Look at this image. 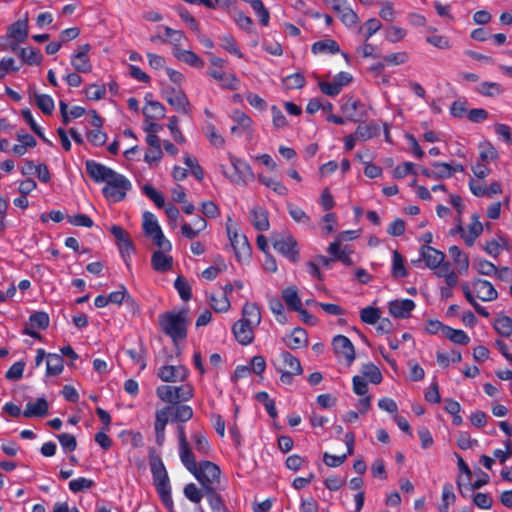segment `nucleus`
<instances>
[{"mask_svg": "<svg viewBox=\"0 0 512 512\" xmlns=\"http://www.w3.org/2000/svg\"><path fill=\"white\" fill-rule=\"evenodd\" d=\"M85 168L87 174L96 183H106L102 188V193L108 201H122L132 188L131 182L124 175L94 160H87Z\"/></svg>", "mask_w": 512, "mask_h": 512, "instance_id": "1", "label": "nucleus"}, {"mask_svg": "<svg viewBox=\"0 0 512 512\" xmlns=\"http://www.w3.org/2000/svg\"><path fill=\"white\" fill-rule=\"evenodd\" d=\"M261 322V312L255 303L246 302L242 308V317L232 326L235 339L241 345H248L254 339V329Z\"/></svg>", "mask_w": 512, "mask_h": 512, "instance_id": "2", "label": "nucleus"}, {"mask_svg": "<svg viewBox=\"0 0 512 512\" xmlns=\"http://www.w3.org/2000/svg\"><path fill=\"white\" fill-rule=\"evenodd\" d=\"M182 464L200 482L205 491L218 489L220 484V468L211 461L196 462L194 454Z\"/></svg>", "mask_w": 512, "mask_h": 512, "instance_id": "3", "label": "nucleus"}, {"mask_svg": "<svg viewBox=\"0 0 512 512\" xmlns=\"http://www.w3.org/2000/svg\"><path fill=\"white\" fill-rule=\"evenodd\" d=\"M159 323L165 334L171 337L174 343L187 337L189 324L188 309L178 312H168L159 316Z\"/></svg>", "mask_w": 512, "mask_h": 512, "instance_id": "4", "label": "nucleus"}, {"mask_svg": "<svg viewBox=\"0 0 512 512\" xmlns=\"http://www.w3.org/2000/svg\"><path fill=\"white\" fill-rule=\"evenodd\" d=\"M150 468L153 477V483L162 502L167 508L172 509L173 500L171 496L170 481L163 462L160 459H155L151 461Z\"/></svg>", "mask_w": 512, "mask_h": 512, "instance_id": "5", "label": "nucleus"}, {"mask_svg": "<svg viewBox=\"0 0 512 512\" xmlns=\"http://www.w3.org/2000/svg\"><path fill=\"white\" fill-rule=\"evenodd\" d=\"M142 227L145 235L152 238L158 248L171 251L172 244L163 234L158 220L153 213L149 211L143 213Z\"/></svg>", "mask_w": 512, "mask_h": 512, "instance_id": "6", "label": "nucleus"}, {"mask_svg": "<svg viewBox=\"0 0 512 512\" xmlns=\"http://www.w3.org/2000/svg\"><path fill=\"white\" fill-rule=\"evenodd\" d=\"M326 250L329 258L322 256V268L330 267V263L333 261H339L345 266H351L353 264L352 254L354 253V250L352 246L344 244L334 238Z\"/></svg>", "mask_w": 512, "mask_h": 512, "instance_id": "7", "label": "nucleus"}, {"mask_svg": "<svg viewBox=\"0 0 512 512\" xmlns=\"http://www.w3.org/2000/svg\"><path fill=\"white\" fill-rule=\"evenodd\" d=\"M226 230L237 260L239 262L248 260L251 255V247L248 239L245 235L238 233L237 228L232 224V219L230 217H228Z\"/></svg>", "mask_w": 512, "mask_h": 512, "instance_id": "8", "label": "nucleus"}, {"mask_svg": "<svg viewBox=\"0 0 512 512\" xmlns=\"http://www.w3.org/2000/svg\"><path fill=\"white\" fill-rule=\"evenodd\" d=\"M156 393L163 402L178 404L193 397V388L189 384L181 386L163 385L157 388Z\"/></svg>", "mask_w": 512, "mask_h": 512, "instance_id": "9", "label": "nucleus"}, {"mask_svg": "<svg viewBox=\"0 0 512 512\" xmlns=\"http://www.w3.org/2000/svg\"><path fill=\"white\" fill-rule=\"evenodd\" d=\"M229 160L233 167L234 173L229 175L224 166H221V172L226 178L229 179L230 182L234 184L246 185L248 181L254 178L252 169L247 162L235 157L232 154H229Z\"/></svg>", "mask_w": 512, "mask_h": 512, "instance_id": "10", "label": "nucleus"}, {"mask_svg": "<svg viewBox=\"0 0 512 512\" xmlns=\"http://www.w3.org/2000/svg\"><path fill=\"white\" fill-rule=\"evenodd\" d=\"M333 351L340 363L351 366L356 358L355 348L350 339L344 335H337L332 340Z\"/></svg>", "mask_w": 512, "mask_h": 512, "instance_id": "11", "label": "nucleus"}, {"mask_svg": "<svg viewBox=\"0 0 512 512\" xmlns=\"http://www.w3.org/2000/svg\"><path fill=\"white\" fill-rule=\"evenodd\" d=\"M274 249L295 263L299 260V251L296 240L288 233L279 234L273 240Z\"/></svg>", "mask_w": 512, "mask_h": 512, "instance_id": "12", "label": "nucleus"}, {"mask_svg": "<svg viewBox=\"0 0 512 512\" xmlns=\"http://www.w3.org/2000/svg\"><path fill=\"white\" fill-rule=\"evenodd\" d=\"M352 80L353 76L350 73L341 71L336 74L331 81H322V93L329 96L338 95Z\"/></svg>", "mask_w": 512, "mask_h": 512, "instance_id": "13", "label": "nucleus"}, {"mask_svg": "<svg viewBox=\"0 0 512 512\" xmlns=\"http://www.w3.org/2000/svg\"><path fill=\"white\" fill-rule=\"evenodd\" d=\"M172 407L166 406L155 413V436L158 445H163L165 442V428L169 420H172Z\"/></svg>", "mask_w": 512, "mask_h": 512, "instance_id": "14", "label": "nucleus"}, {"mask_svg": "<svg viewBox=\"0 0 512 512\" xmlns=\"http://www.w3.org/2000/svg\"><path fill=\"white\" fill-rule=\"evenodd\" d=\"M342 112L349 120L354 122L367 117L365 104L354 98L347 99V101L342 105Z\"/></svg>", "mask_w": 512, "mask_h": 512, "instance_id": "15", "label": "nucleus"}, {"mask_svg": "<svg viewBox=\"0 0 512 512\" xmlns=\"http://www.w3.org/2000/svg\"><path fill=\"white\" fill-rule=\"evenodd\" d=\"M91 49L89 44H83L79 50L71 56V65L75 71L88 73L92 70V65L88 53Z\"/></svg>", "mask_w": 512, "mask_h": 512, "instance_id": "16", "label": "nucleus"}, {"mask_svg": "<svg viewBox=\"0 0 512 512\" xmlns=\"http://www.w3.org/2000/svg\"><path fill=\"white\" fill-rule=\"evenodd\" d=\"M471 285L476 297L481 301H494L498 297L497 290L494 288L493 284L487 280L475 279Z\"/></svg>", "mask_w": 512, "mask_h": 512, "instance_id": "17", "label": "nucleus"}, {"mask_svg": "<svg viewBox=\"0 0 512 512\" xmlns=\"http://www.w3.org/2000/svg\"><path fill=\"white\" fill-rule=\"evenodd\" d=\"M157 376L163 382L184 381L188 376V370L181 365H164L158 369Z\"/></svg>", "mask_w": 512, "mask_h": 512, "instance_id": "18", "label": "nucleus"}, {"mask_svg": "<svg viewBox=\"0 0 512 512\" xmlns=\"http://www.w3.org/2000/svg\"><path fill=\"white\" fill-rule=\"evenodd\" d=\"M415 306L411 299H395L388 303V311L395 318L405 319L410 317Z\"/></svg>", "mask_w": 512, "mask_h": 512, "instance_id": "19", "label": "nucleus"}, {"mask_svg": "<svg viewBox=\"0 0 512 512\" xmlns=\"http://www.w3.org/2000/svg\"><path fill=\"white\" fill-rule=\"evenodd\" d=\"M111 234L117 241V246L123 258L129 256L134 250L129 234L119 225H113L110 228Z\"/></svg>", "mask_w": 512, "mask_h": 512, "instance_id": "20", "label": "nucleus"}, {"mask_svg": "<svg viewBox=\"0 0 512 512\" xmlns=\"http://www.w3.org/2000/svg\"><path fill=\"white\" fill-rule=\"evenodd\" d=\"M169 252L170 251L160 248L153 252L151 256V266L155 271L164 273L172 268L173 258L168 254Z\"/></svg>", "mask_w": 512, "mask_h": 512, "instance_id": "21", "label": "nucleus"}, {"mask_svg": "<svg viewBox=\"0 0 512 512\" xmlns=\"http://www.w3.org/2000/svg\"><path fill=\"white\" fill-rule=\"evenodd\" d=\"M28 34V16L26 14L23 19L17 20L7 28L6 36L19 43H24Z\"/></svg>", "mask_w": 512, "mask_h": 512, "instance_id": "22", "label": "nucleus"}, {"mask_svg": "<svg viewBox=\"0 0 512 512\" xmlns=\"http://www.w3.org/2000/svg\"><path fill=\"white\" fill-rule=\"evenodd\" d=\"M233 121L236 123L231 127V133L241 135L243 133H252V119L243 111L236 110L232 115Z\"/></svg>", "mask_w": 512, "mask_h": 512, "instance_id": "23", "label": "nucleus"}, {"mask_svg": "<svg viewBox=\"0 0 512 512\" xmlns=\"http://www.w3.org/2000/svg\"><path fill=\"white\" fill-rule=\"evenodd\" d=\"M208 75L216 80L219 85L229 90H236L239 86V80L232 73L220 71L218 69H209Z\"/></svg>", "mask_w": 512, "mask_h": 512, "instance_id": "24", "label": "nucleus"}, {"mask_svg": "<svg viewBox=\"0 0 512 512\" xmlns=\"http://www.w3.org/2000/svg\"><path fill=\"white\" fill-rule=\"evenodd\" d=\"M483 232V224L480 222V217L478 214H473L471 216V223L468 225L465 232H463V241L469 247L473 246L477 238Z\"/></svg>", "mask_w": 512, "mask_h": 512, "instance_id": "25", "label": "nucleus"}, {"mask_svg": "<svg viewBox=\"0 0 512 512\" xmlns=\"http://www.w3.org/2000/svg\"><path fill=\"white\" fill-rule=\"evenodd\" d=\"M421 257L430 269H436L445 259L443 252L431 246H423L421 248Z\"/></svg>", "mask_w": 512, "mask_h": 512, "instance_id": "26", "label": "nucleus"}, {"mask_svg": "<svg viewBox=\"0 0 512 512\" xmlns=\"http://www.w3.org/2000/svg\"><path fill=\"white\" fill-rule=\"evenodd\" d=\"M279 371H288L290 373H301L300 361L288 351L280 353L278 358Z\"/></svg>", "mask_w": 512, "mask_h": 512, "instance_id": "27", "label": "nucleus"}, {"mask_svg": "<svg viewBox=\"0 0 512 512\" xmlns=\"http://www.w3.org/2000/svg\"><path fill=\"white\" fill-rule=\"evenodd\" d=\"M207 227V221L198 216L192 224L183 222L181 225V233L187 239H195L199 236V234L204 231Z\"/></svg>", "mask_w": 512, "mask_h": 512, "instance_id": "28", "label": "nucleus"}, {"mask_svg": "<svg viewBox=\"0 0 512 512\" xmlns=\"http://www.w3.org/2000/svg\"><path fill=\"white\" fill-rule=\"evenodd\" d=\"M453 263L456 266L457 272L460 275H465L469 269V257L458 246H451L448 250Z\"/></svg>", "mask_w": 512, "mask_h": 512, "instance_id": "29", "label": "nucleus"}, {"mask_svg": "<svg viewBox=\"0 0 512 512\" xmlns=\"http://www.w3.org/2000/svg\"><path fill=\"white\" fill-rule=\"evenodd\" d=\"M48 402L45 398H38L35 402L29 401L26 404L23 416L26 418L43 417L48 413Z\"/></svg>", "mask_w": 512, "mask_h": 512, "instance_id": "30", "label": "nucleus"}, {"mask_svg": "<svg viewBox=\"0 0 512 512\" xmlns=\"http://www.w3.org/2000/svg\"><path fill=\"white\" fill-rule=\"evenodd\" d=\"M250 221L258 231H267L269 229V220L266 209L255 206L250 211Z\"/></svg>", "mask_w": 512, "mask_h": 512, "instance_id": "31", "label": "nucleus"}, {"mask_svg": "<svg viewBox=\"0 0 512 512\" xmlns=\"http://www.w3.org/2000/svg\"><path fill=\"white\" fill-rule=\"evenodd\" d=\"M167 102L173 106L178 112L183 114L189 113V101L186 95L180 90H172L171 93L167 92Z\"/></svg>", "mask_w": 512, "mask_h": 512, "instance_id": "32", "label": "nucleus"}, {"mask_svg": "<svg viewBox=\"0 0 512 512\" xmlns=\"http://www.w3.org/2000/svg\"><path fill=\"white\" fill-rule=\"evenodd\" d=\"M173 55L181 62L188 64L195 68H203L204 61L193 51L183 48H176L172 50Z\"/></svg>", "mask_w": 512, "mask_h": 512, "instance_id": "33", "label": "nucleus"}, {"mask_svg": "<svg viewBox=\"0 0 512 512\" xmlns=\"http://www.w3.org/2000/svg\"><path fill=\"white\" fill-rule=\"evenodd\" d=\"M283 342L290 349H299L307 343L306 332L301 328H295L290 334L283 337Z\"/></svg>", "mask_w": 512, "mask_h": 512, "instance_id": "34", "label": "nucleus"}, {"mask_svg": "<svg viewBox=\"0 0 512 512\" xmlns=\"http://www.w3.org/2000/svg\"><path fill=\"white\" fill-rule=\"evenodd\" d=\"M380 132V128L376 123L360 124L355 130L354 134L358 141H367Z\"/></svg>", "mask_w": 512, "mask_h": 512, "instance_id": "35", "label": "nucleus"}, {"mask_svg": "<svg viewBox=\"0 0 512 512\" xmlns=\"http://www.w3.org/2000/svg\"><path fill=\"white\" fill-rule=\"evenodd\" d=\"M282 298L287 306L293 311H300L302 307L301 299L295 287H287L282 291Z\"/></svg>", "mask_w": 512, "mask_h": 512, "instance_id": "36", "label": "nucleus"}, {"mask_svg": "<svg viewBox=\"0 0 512 512\" xmlns=\"http://www.w3.org/2000/svg\"><path fill=\"white\" fill-rule=\"evenodd\" d=\"M46 366L47 375L57 376L63 371V358L58 354L49 353L47 354Z\"/></svg>", "mask_w": 512, "mask_h": 512, "instance_id": "37", "label": "nucleus"}, {"mask_svg": "<svg viewBox=\"0 0 512 512\" xmlns=\"http://www.w3.org/2000/svg\"><path fill=\"white\" fill-rule=\"evenodd\" d=\"M34 100L37 107L46 115H50L55 109L54 100L48 94L34 92Z\"/></svg>", "mask_w": 512, "mask_h": 512, "instance_id": "38", "label": "nucleus"}, {"mask_svg": "<svg viewBox=\"0 0 512 512\" xmlns=\"http://www.w3.org/2000/svg\"><path fill=\"white\" fill-rule=\"evenodd\" d=\"M258 180L261 184L273 190L276 194L280 196H286L288 194L287 187L279 180L266 177L263 174L258 175Z\"/></svg>", "mask_w": 512, "mask_h": 512, "instance_id": "39", "label": "nucleus"}, {"mask_svg": "<svg viewBox=\"0 0 512 512\" xmlns=\"http://www.w3.org/2000/svg\"><path fill=\"white\" fill-rule=\"evenodd\" d=\"M172 421L186 422L193 417V409L188 405H170Z\"/></svg>", "mask_w": 512, "mask_h": 512, "instance_id": "40", "label": "nucleus"}, {"mask_svg": "<svg viewBox=\"0 0 512 512\" xmlns=\"http://www.w3.org/2000/svg\"><path fill=\"white\" fill-rule=\"evenodd\" d=\"M177 432L179 441V457L181 462H183L184 460H187V458L191 457L193 452L189 446L184 427L178 426Z\"/></svg>", "mask_w": 512, "mask_h": 512, "instance_id": "41", "label": "nucleus"}, {"mask_svg": "<svg viewBox=\"0 0 512 512\" xmlns=\"http://www.w3.org/2000/svg\"><path fill=\"white\" fill-rule=\"evenodd\" d=\"M361 374L364 380L367 378L373 384H379L383 379L379 368L373 363H366L362 365Z\"/></svg>", "mask_w": 512, "mask_h": 512, "instance_id": "42", "label": "nucleus"}, {"mask_svg": "<svg viewBox=\"0 0 512 512\" xmlns=\"http://www.w3.org/2000/svg\"><path fill=\"white\" fill-rule=\"evenodd\" d=\"M19 56L28 65H39L43 60L41 52L34 48H21Z\"/></svg>", "mask_w": 512, "mask_h": 512, "instance_id": "43", "label": "nucleus"}, {"mask_svg": "<svg viewBox=\"0 0 512 512\" xmlns=\"http://www.w3.org/2000/svg\"><path fill=\"white\" fill-rule=\"evenodd\" d=\"M143 114L147 118L161 119L165 116V108L158 101H149L143 109Z\"/></svg>", "mask_w": 512, "mask_h": 512, "instance_id": "44", "label": "nucleus"}, {"mask_svg": "<svg viewBox=\"0 0 512 512\" xmlns=\"http://www.w3.org/2000/svg\"><path fill=\"white\" fill-rule=\"evenodd\" d=\"M444 336L451 342L461 345H467L470 342V337L467 333L460 329H454L452 327L445 328Z\"/></svg>", "mask_w": 512, "mask_h": 512, "instance_id": "45", "label": "nucleus"}, {"mask_svg": "<svg viewBox=\"0 0 512 512\" xmlns=\"http://www.w3.org/2000/svg\"><path fill=\"white\" fill-rule=\"evenodd\" d=\"M473 267L476 271L485 276H492L497 273V267L490 261L482 258H476L473 261Z\"/></svg>", "mask_w": 512, "mask_h": 512, "instance_id": "46", "label": "nucleus"}, {"mask_svg": "<svg viewBox=\"0 0 512 512\" xmlns=\"http://www.w3.org/2000/svg\"><path fill=\"white\" fill-rule=\"evenodd\" d=\"M392 276L394 278H403L407 275V270L404 265V260L398 251L393 252L392 256Z\"/></svg>", "mask_w": 512, "mask_h": 512, "instance_id": "47", "label": "nucleus"}, {"mask_svg": "<svg viewBox=\"0 0 512 512\" xmlns=\"http://www.w3.org/2000/svg\"><path fill=\"white\" fill-rule=\"evenodd\" d=\"M220 41H221V47L228 51L230 54L238 57V58H242L243 57V54L241 52V50L239 49V47L237 46V43H236V40L234 39V37L230 34H225V35H222L219 37Z\"/></svg>", "mask_w": 512, "mask_h": 512, "instance_id": "48", "label": "nucleus"}, {"mask_svg": "<svg viewBox=\"0 0 512 512\" xmlns=\"http://www.w3.org/2000/svg\"><path fill=\"white\" fill-rule=\"evenodd\" d=\"M456 499L451 483H445L442 488V504L439 507V512H448L449 506Z\"/></svg>", "mask_w": 512, "mask_h": 512, "instance_id": "49", "label": "nucleus"}, {"mask_svg": "<svg viewBox=\"0 0 512 512\" xmlns=\"http://www.w3.org/2000/svg\"><path fill=\"white\" fill-rule=\"evenodd\" d=\"M49 316L45 312H35L30 315L29 321L27 324H29L32 328H37L40 330H44L49 326Z\"/></svg>", "mask_w": 512, "mask_h": 512, "instance_id": "50", "label": "nucleus"}, {"mask_svg": "<svg viewBox=\"0 0 512 512\" xmlns=\"http://www.w3.org/2000/svg\"><path fill=\"white\" fill-rule=\"evenodd\" d=\"M477 91L484 96H497L503 93L504 89L496 82H482L479 84Z\"/></svg>", "mask_w": 512, "mask_h": 512, "instance_id": "51", "label": "nucleus"}, {"mask_svg": "<svg viewBox=\"0 0 512 512\" xmlns=\"http://www.w3.org/2000/svg\"><path fill=\"white\" fill-rule=\"evenodd\" d=\"M495 330L504 337L512 334V319L508 316H500L495 320Z\"/></svg>", "mask_w": 512, "mask_h": 512, "instance_id": "52", "label": "nucleus"}, {"mask_svg": "<svg viewBox=\"0 0 512 512\" xmlns=\"http://www.w3.org/2000/svg\"><path fill=\"white\" fill-rule=\"evenodd\" d=\"M432 167L434 179H447L452 177L451 164L436 161L432 163Z\"/></svg>", "mask_w": 512, "mask_h": 512, "instance_id": "53", "label": "nucleus"}, {"mask_svg": "<svg viewBox=\"0 0 512 512\" xmlns=\"http://www.w3.org/2000/svg\"><path fill=\"white\" fill-rule=\"evenodd\" d=\"M192 440L194 443V447L199 454H209L211 447L204 434H202L201 432L194 433L192 435Z\"/></svg>", "mask_w": 512, "mask_h": 512, "instance_id": "54", "label": "nucleus"}, {"mask_svg": "<svg viewBox=\"0 0 512 512\" xmlns=\"http://www.w3.org/2000/svg\"><path fill=\"white\" fill-rule=\"evenodd\" d=\"M174 287L178 291L179 296L184 301H189L192 297V289L189 283L181 276H178L174 282Z\"/></svg>", "mask_w": 512, "mask_h": 512, "instance_id": "55", "label": "nucleus"}, {"mask_svg": "<svg viewBox=\"0 0 512 512\" xmlns=\"http://www.w3.org/2000/svg\"><path fill=\"white\" fill-rule=\"evenodd\" d=\"M361 320L370 325H374L380 319V311L378 308L368 306L360 311Z\"/></svg>", "mask_w": 512, "mask_h": 512, "instance_id": "56", "label": "nucleus"}, {"mask_svg": "<svg viewBox=\"0 0 512 512\" xmlns=\"http://www.w3.org/2000/svg\"><path fill=\"white\" fill-rule=\"evenodd\" d=\"M166 36L170 39L173 49L182 48L183 41L186 40L185 34L180 30H174L168 26H164Z\"/></svg>", "mask_w": 512, "mask_h": 512, "instance_id": "57", "label": "nucleus"}, {"mask_svg": "<svg viewBox=\"0 0 512 512\" xmlns=\"http://www.w3.org/2000/svg\"><path fill=\"white\" fill-rule=\"evenodd\" d=\"M479 156L482 162L489 163L498 157V152L491 143L486 142L479 146Z\"/></svg>", "mask_w": 512, "mask_h": 512, "instance_id": "58", "label": "nucleus"}, {"mask_svg": "<svg viewBox=\"0 0 512 512\" xmlns=\"http://www.w3.org/2000/svg\"><path fill=\"white\" fill-rule=\"evenodd\" d=\"M381 22L376 18L367 20L360 28V32H363L365 41H368L376 32L381 29Z\"/></svg>", "mask_w": 512, "mask_h": 512, "instance_id": "59", "label": "nucleus"}, {"mask_svg": "<svg viewBox=\"0 0 512 512\" xmlns=\"http://www.w3.org/2000/svg\"><path fill=\"white\" fill-rule=\"evenodd\" d=\"M210 302L211 307L215 312H227L230 308V301L226 295H212L210 297Z\"/></svg>", "mask_w": 512, "mask_h": 512, "instance_id": "60", "label": "nucleus"}, {"mask_svg": "<svg viewBox=\"0 0 512 512\" xmlns=\"http://www.w3.org/2000/svg\"><path fill=\"white\" fill-rule=\"evenodd\" d=\"M142 192L151 200L154 202V204L161 208L163 206H165V201H164V197L162 196V194L157 191L154 187H152L151 185H144L142 187Z\"/></svg>", "mask_w": 512, "mask_h": 512, "instance_id": "61", "label": "nucleus"}, {"mask_svg": "<svg viewBox=\"0 0 512 512\" xmlns=\"http://www.w3.org/2000/svg\"><path fill=\"white\" fill-rule=\"evenodd\" d=\"M250 4L253 10L258 15L260 23L264 26H267L270 20V16L269 12L264 7L263 2L261 0H252Z\"/></svg>", "mask_w": 512, "mask_h": 512, "instance_id": "62", "label": "nucleus"}, {"mask_svg": "<svg viewBox=\"0 0 512 512\" xmlns=\"http://www.w3.org/2000/svg\"><path fill=\"white\" fill-rule=\"evenodd\" d=\"M304 83V76L300 73L288 75L283 79V85L288 90L301 88Z\"/></svg>", "mask_w": 512, "mask_h": 512, "instance_id": "63", "label": "nucleus"}, {"mask_svg": "<svg viewBox=\"0 0 512 512\" xmlns=\"http://www.w3.org/2000/svg\"><path fill=\"white\" fill-rule=\"evenodd\" d=\"M94 485V481L85 477H79L69 482V489L74 492H80L83 490L90 489Z\"/></svg>", "mask_w": 512, "mask_h": 512, "instance_id": "64", "label": "nucleus"}]
</instances>
